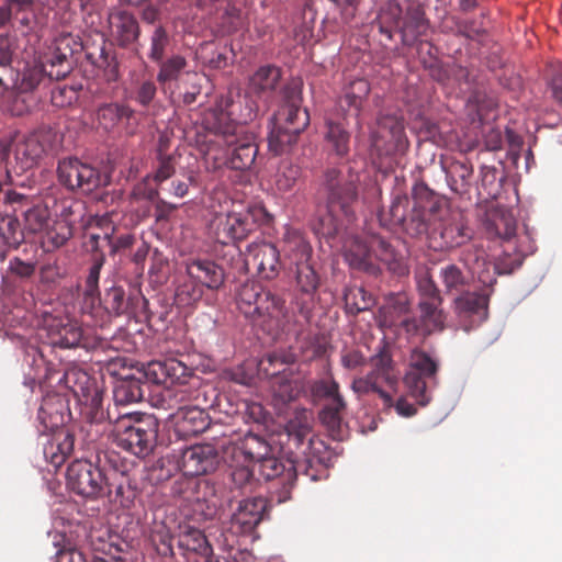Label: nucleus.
<instances>
[{
  "label": "nucleus",
  "instance_id": "bb28decb",
  "mask_svg": "<svg viewBox=\"0 0 562 562\" xmlns=\"http://www.w3.org/2000/svg\"><path fill=\"white\" fill-rule=\"evenodd\" d=\"M411 301L406 293H390L379 308L376 321L381 328L401 327L405 330L404 322L412 319Z\"/></svg>",
  "mask_w": 562,
  "mask_h": 562
},
{
  "label": "nucleus",
  "instance_id": "774afa93",
  "mask_svg": "<svg viewBox=\"0 0 562 562\" xmlns=\"http://www.w3.org/2000/svg\"><path fill=\"white\" fill-rule=\"evenodd\" d=\"M204 78L196 72H186L178 83L181 100L184 105L193 104L201 94V82Z\"/></svg>",
  "mask_w": 562,
  "mask_h": 562
},
{
  "label": "nucleus",
  "instance_id": "79ce46f5",
  "mask_svg": "<svg viewBox=\"0 0 562 562\" xmlns=\"http://www.w3.org/2000/svg\"><path fill=\"white\" fill-rule=\"evenodd\" d=\"M370 249L374 256L387 267L391 272L397 276H405L408 273V268L403 259V256L398 254L393 245L384 237L379 235L371 236Z\"/></svg>",
  "mask_w": 562,
  "mask_h": 562
},
{
  "label": "nucleus",
  "instance_id": "5fc2aeb1",
  "mask_svg": "<svg viewBox=\"0 0 562 562\" xmlns=\"http://www.w3.org/2000/svg\"><path fill=\"white\" fill-rule=\"evenodd\" d=\"M351 389L358 395L376 393L379 397L382 400L383 406L385 408H390L394 404V393L370 373H368L364 378L355 379L352 381Z\"/></svg>",
  "mask_w": 562,
  "mask_h": 562
},
{
  "label": "nucleus",
  "instance_id": "58836bf2",
  "mask_svg": "<svg viewBox=\"0 0 562 562\" xmlns=\"http://www.w3.org/2000/svg\"><path fill=\"white\" fill-rule=\"evenodd\" d=\"M150 181V176H146L133 187L130 193V207L138 220L147 218L150 215L151 203L159 196L158 189L153 187Z\"/></svg>",
  "mask_w": 562,
  "mask_h": 562
},
{
  "label": "nucleus",
  "instance_id": "49530a36",
  "mask_svg": "<svg viewBox=\"0 0 562 562\" xmlns=\"http://www.w3.org/2000/svg\"><path fill=\"white\" fill-rule=\"evenodd\" d=\"M413 199H415L419 209L424 211V215L429 217V222L436 218L442 221V211L446 203L442 198L432 192L427 186H415L413 189Z\"/></svg>",
  "mask_w": 562,
  "mask_h": 562
},
{
  "label": "nucleus",
  "instance_id": "f704fd0d",
  "mask_svg": "<svg viewBox=\"0 0 562 562\" xmlns=\"http://www.w3.org/2000/svg\"><path fill=\"white\" fill-rule=\"evenodd\" d=\"M187 274L194 278L203 288L218 290L225 280L224 269L210 259H195L187 263Z\"/></svg>",
  "mask_w": 562,
  "mask_h": 562
},
{
  "label": "nucleus",
  "instance_id": "a878e982",
  "mask_svg": "<svg viewBox=\"0 0 562 562\" xmlns=\"http://www.w3.org/2000/svg\"><path fill=\"white\" fill-rule=\"evenodd\" d=\"M256 228V222L249 211L229 212L218 217L216 225V238L221 244L246 238Z\"/></svg>",
  "mask_w": 562,
  "mask_h": 562
},
{
  "label": "nucleus",
  "instance_id": "a18cd8bd",
  "mask_svg": "<svg viewBox=\"0 0 562 562\" xmlns=\"http://www.w3.org/2000/svg\"><path fill=\"white\" fill-rule=\"evenodd\" d=\"M346 408V401L344 398H338L334 402H326L319 412V419L322 424L326 427L329 435L336 440H341L344 438L342 422Z\"/></svg>",
  "mask_w": 562,
  "mask_h": 562
},
{
  "label": "nucleus",
  "instance_id": "b1692460",
  "mask_svg": "<svg viewBox=\"0 0 562 562\" xmlns=\"http://www.w3.org/2000/svg\"><path fill=\"white\" fill-rule=\"evenodd\" d=\"M4 202L9 205H19V209L27 206L22 212L24 217V231L36 234L44 232L49 225L50 213L46 205L42 203L32 204L30 195L16 190H8L5 192Z\"/></svg>",
  "mask_w": 562,
  "mask_h": 562
},
{
  "label": "nucleus",
  "instance_id": "393cba45",
  "mask_svg": "<svg viewBox=\"0 0 562 562\" xmlns=\"http://www.w3.org/2000/svg\"><path fill=\"white\" fill-rule=\"evenodd\" d=\"M282 77L281 69L274 65L260 66L250 77L247 86L249 95L255 97L268 110L273 101Z\"/></svg>",
  "mask_w": 562,
  "mask_h": 562
},
{
  "label": "nucleus",
  "instance_id": "a211bd4d",
  "mask_svg": "<svg viewBox=\"0 0 562 562\" xmlns=\"http://www.w3.org/2000/svg\"><path fill=\"white\" fill-rule=\"evenodd\" d=\"M371 143L380 155H404L409 147V142L403 120L394 115H381L372 132Z\"/></svg>",
  "mask_w": 562,
  "mask_h": 562
},
{
  "label": "nucleus",
  "instance_id": "20e7f679",
  "mask_svg": "<svg viewBox=\"0 0 562 562\" xmlns=\"http://www.w3.org/2000/svg\"><path fill=\"white\" fill-rule=\"evenodd\" d=\"M57 140L56 131L49 126H41L29 135L0 139V176L10 178L11 169L15 173L32 169Z\"/></svg>",
  "mask_w": 562,
  "mask_h": 562
},
{
  "label": "nucleus",
  "instance_id": "ddd939ff",
  "mask_svg": "<svg viewBox=\"0 0 562 562\" xmlns=\"http://www.w3.org/2000/svg\"><path fill=\"white\" fill-rule=\"evenodd\" d=\"M66 484L76 495L95 501L109 493V477L91 461L78 459L72 461L66 473Z\"/></svg>",
  "mask_w": 562,
  "mask_h": 562
},
{
  "label": "nucleus",
  "instance_id": "f03ea898",
  "mask_svg": "<svg viewBox=\"0 0 562 562\" xmlns=\"http://www.w3.org/2000/svg\"><path fill=\"white\" fill-rule=\"evenodd\" d=\"M284 252L295 283L292 305L304 323H310L321 284V277L312 260L313 248L304 236L294 233L285 239Z\"/></svg>",
  "mask_w": 562,
  "mask_h": 562
},
{
  "label": "nucleus",
  "instance_id": "473e14b6",
  "mask_svg": "<svg viewBox=\"0 0 562 562\" xmlns=\"http://www.w3.org/2000/svg\"><path fill=\"white\" fill-rule=\"evenodd\" d=\"M440 239L439 248H454L465 244L472 237V231L468 227L462 215H452L434 228L432 238Z\"/></svg>",
  "mask_w": 562,
  "mask_h": 562
},
{
  "label": "nucleus",
  "instance_id": "de8ad7c7",
  "mask_svg": "<svg viewBox=\"0 0 562 562\" xmlns=\"http://www.w3.org/2000/svg\"><path fill=\"white\" fill-rule=\"evenodd\" d=\"M430 75L431 77L443 85H448L450 80H453L457 82L461 90L462 86L464 85L467 89H470L471 87V72L468 68H464L460 65L452 64L448 65L447 67H442L438 65L437 59H435L430 66Z\"/></svg>",
  "mask_w": 562,
  "mask_h": 562
},
{
  "label": "nucleus",
  "instance_id": "6e6552de",
  "mask_svg": "<svg viewBox=\"0 0 562 562\" xmlns=\"http://www.w3.org/2000/svg\"><path fill=\"white\" fill-rule=\"evenodd\" d=\"M179 404L171 415L175 432L179 438H190L202 434L210 426L206 408L213 407L214 402L207 400L205 387H184L175 393Z\"/></svg>",
  "mask_w": 562,
  "mask_h": 562
},
{
  "label": "nucleus",
  "instance_id": "2f4dec72",
  "mask_svg": "<svg viewBox=\"0 0 562 562\" xmlns=\"http://www.w3.org/2000/svg\"><path fill=\"white\" fill-rule=\"evenodd\" d=\"M67 411V403L60 395L52 394L45 396L37 413V420L41 425L40 431L45 434L63 429L61 427L66 423Z\"/></svg>",
  "mask_w": 562,
  "mask_h": 562
},
{
  "label": "nucleus",
  "instance_id": "e433bc0d",
  "mask_svg": "<svg viewBox=\"0 0 562 562\" xmlns=\"http://www.w3.org/2000/svg\"><path fill=\"white\" fill-rule=\"evenodd\" d=\"M370 89L369 81L363 78L351 80L346 86L344 95L339 98L336 110L358 119Z\"/></svg>",
  "mask_w": 562,
  "mask_h": 562
},
{
  "label": "nucleus",
  "instance_id": "338daca9",
  "mask_svg": "<svg viewBox=\"0 0 562 562\" xmlns=\"http://www.w3.org/2000/svg\"><path fill=\"white\" fill-rule=\"evenodd\" d=\"M0 237L11 248H18L24 240V228L15 215H0Z\"/></svg>",
  "mask_w": 562,
  "mask_h": 562
},
{
  "label": "nucleus",
  "instance_id": "9b49d317",
  "mask_svg": "<svg viewBox=\"0 0 562 562\" xmlns=\"http://www.w3.org/2000/svg\"><path fill=\"white\" fill-rule=\"evenodd\" d=\"M260 110H263L262 104L255 97L249 95L248 90L244 95L229 91L221 95L215 106L205 114L203 120L205 134H210L209 121L212 116L221 121V125L231 123L238 131H247L245 124L255 120Z\"/></svg>",
  "mask_w": 562,
  "mask_h": 562
},
{
  "label": "nucleus",
  "instance_id": "69168bd1",
  "mask_svg": "<svg viewBox=\"0 0 562 562\" xmlns=\"http://www.w3.org/2000/svg\"><path fill=\"white\" fill-rule=\"evenodd\" d=\"M326 207V213L319 215L313 223V229L317 235L329 239L339 233L342 227V221L337 214L339 209L330 210L327 205Z\"/></svg>",
  "mask_w": 562,
  "mask_h": 562
},
{
  "label": "nucleus",
  "instance_id": "7c9ffc66",
  "mask_svg": "<svg viewBox=\"0 0 562 562\" xmlns=\"http://www.w3.org/2000/svg\"><path fill=\"white\" fill-rule=\"evenodd\" d=\"M188 497L193 516L196 520H211L217 514L218 497L213 484L207 480L198 481Z\"/></svg>",
  "mask_w": 562,
  "mask_h": 562
},
{
  "label": "nucleus",
  "instance_id": "09e8293b",
  "mask_svg": "<svg viewBox=\"0 0 562 562\" xmlns=\"http://www.w3.org/2000/svg\"><path fill=\"white\" fill-rule=\"evenodd\" d=\"M109 491L105 497L124 508H130L137 495L136 488L124 473L115 474L113 479L109 477Z\"/></svg>",
  "mask_w": 562,
  "mask_h": 562
},
{
  "label": "nucleus",
  "instance_id": "2eb2a0df",
  "mask_svg": "<svg viewBox=\"0 0 562 562\" xmlns=\"http://www.w3.org/2000/svg\"><path fill=\"white\" fill-rule=\"evenodd\" d=\"M439 363L429 353L420 349H414L409 357L408 370L404 376V383L416 402L425 406L430 402L428 383L437 385Z\"/></svg>",
  "mask_w": 562,
  "mask_h": 562
},
{
  "label": "nucleus",
  "instance_id": "c756f323",
  "mask_svg": "<svg viewBox=\"0 0 562 562\" xmlns=\"http://www.w3.org/2000/svg\"><path fill=\"white\" fill-rule=\"evenodd\" d=\"M349 117L348 114L336 110L325 119V140L330 151L338 157H346L349 154L350 133L347 130Z\"/></svg>",
  "mask_w": 562,
  "mask_h": 562
},
{
  "label": "nucleus",
  "instance_id": "412c9836",
  "mask_svg": "<svg viewBox=\"0 0 562 562\" xmlns=\"http://www.w3.org/2000/svg\"><path fill=\"white\" fill-rule=\"evenodd\" d=\"M191 375V369L175 358L164 361H151L145 367L143 372V376L154 384L167 386L179 384V389L175 393L180 389L188 387L186 383Z\"/></svg>",
  "mask_w": 562,
  "mask_h": 562
},
{
  "label": "nucleus",
  "instance_id": "7ed1b4c3",
  "mask_svg": "<svg viewBox=\"0 0 562 562\" xmlns=\"http://www.w3.org/2000/svg\"><path fill=\"white\" fill-rule=\"evenodd\" d=\"M302 103V83L292 80L283 88V104L270 119L268 135L269 149L279 155L297 140L299 135L310 124V114Z\"/></svg>",
  "mask_w": 562,
  "mask_h": 562
},
{
  "label": "nucleus",
  "instance_id": "aec40b11",
  "mask_svg": "<svg viewBox=\"0 0 562 562\" xmlns=\"http://www.w3.org/2000/svg\"><path fill=\"white\" fill-rule=\"evenodd\" d=\"M57 383L69 390L74 396L91 411H99L102 405V392L97 382L85 370L77 366H70L65 369Z\"/></svg>",
  "mask_w": 562,
  "mask_h": 562
},
{
  "label": "nucleus",
  "instance_id": "72a5a7b5",
  "mask_svg": "<svg viewBox=\"0 0 562 562\" xmlns=\"http://www.w3.org/2000/svg\"><path fill=\"white\" fill-rule=\"evenodd\" d=\"M271 451L270 443L262 436L248 432L239 442L229 447L226 452L231 453L232 459H240L255 465Z\"/></svg>",
  "mask_w": 562,
  "mask_h": 562
},
{
  "label": "nucleus",
  "instance_id": "4d7b16f0",
  "mask_svg": "<svg viewBox=\"0 0 562 562\" xmlns=\"http://www.w3.org/2000/svg\"><path fill=\"white\" fill-rule=\"evenodd\" d=\"M203 286L194 279L187 277L179 282L175 292V303L179 307H191L201 301Z\"/></svg>",
  "mask_w": 562,
  "mask_h": 562
},
{
  "label": "nucleus",
  "instance_id": "8fccbe9b",
  "mask_svg": "<svg viewBox=\"0 0 562 562\" xmlns=\"http://www.w3.org/2000/svg\"><path fill=\"white\" fill-rule=\"evenodd\" d=\"M144 397V390L140 379L125 375L115 383L113 400L116 405L138 403Z\"/></svg>",
  "mask_w": 562,
  "mask_h": 562
},
{
  "label": "nucleus",
  "instance_id": "bf43d9fd",
  "mask_svg": "<svg viewBox=\"0 0 562 562\" xmlns=\"http://www.w3.org/2000/svg\"><path fill=\"white\" fill-rule=\"evenodd\" d=\"M232 462L231 477L234 486L244 491H252L259 481L255 465L240 459H232Z\"/></svg>",
  "mask_w": 562,
  "mask_h": 562
},
{
  "label": "nucleus",
  "instance_id": "3c124183",
  "mask_svg": "<svg viewBox=\"0 0 562 562\" xmlns=\"http://www.w3.org/2000/svg\"><path fill=\"white\" fill-rule=\"evenodd\" d=\"M42 237V248L45 252H53L64 247L74 236V228L66 222L53 221L44 229Z\"/></svg>",
  "mask_w": 562,
  "mask_h": 562
},
{
  "label": "nucleus",
  "instance_id": "c03bdc74",
  "mask_svg": "<svg viewBox=\"0 0 562 562\" xmlns=\"http://www.w3.org/2000/svg\"><path fill=\"white\" fill-rule=\"evenodd\" d=\"M50 345L60 348L82 347L89 349L92 345L83 335L82 328L75 322L58 324L50 335Z\"/></svg>",
  "mask_w": 562,
  "mask_h": 562
},
{
  "label": "nucleus",
  "instance_id": "c85d7f7f",
  "mask_svg": "<svg viewBox=\"0 0 562 562\" xmlns=\"http://www.w3.org/2000/svg\"><path fill=\"white\" fill-rule=\"evenodd\" d=\"M442 305L436 303L418 302L419 317H412L406 319L405 333L408 335H430L435 331H441L445 327L446 315L442 311Z\"/></svg>",
  "mask_w": 562,
  "mask_h": 562
},
{
  "label": "nucleus",
  "instance_id": "dca6fc26",
  "mask_svg": "<svg viewBox=\"0 0 562 562\" xmlns=\"http://www.w3.org/2000/svg\"><path fill=\"white\" fill-rule=\"evenodd\" d=\"M66 38L67 37L54 38L56 50L59 49L58 45ZM69 70L70 67L66 55L54 52L44 57H40V65L26 67L21 75V79L14 83V87L16 91L27 93L37 88L45 78L60 80L68 75Z\"/></svg>",
  "mask_w": 562,
  "mask_h": 562
},
{
  "label": "nucleus",
  "instance_id": "864d4df0",
  "mask_svg": "<svg viewBox=\"0 0 562 562\" xmlns=\"http://www.w3.org/2000/svg\"><path fill=\"white\" fill-rule=\"evenodd\" d=\"M371 252L370 243L367 245L356 239L346 250L345 257L351 267L376 276L380 268L371 261Z\"/></svg>",
  "mask_w": 562,
  "mask_h": 562
},
{
  "label": "nucleus",
  "instance_id": "f3484780",
  "mask_svg": "<svg viewBox=\"0 0 562 562\" xmlns=\"http://www.w3.org/2000/svg\"><path fill=\"white\" fill-rule=\"evenodd\" d=\"M266 509L267 501L263 497L257 496L240 501L231 517L227 533L221 535L224 538L223 546L233 549L237 544V536L251 535L262 520Z\"/></svg>",
  "mask_w": 562,
  "mask_h": 562
},
{
  "label": "nucleus",
  "instance_id": "39448f33",
  "mask_svg": "<svg viewBox=\"0 0 562 562\" xmlns=\"http://www.w3.org/2000/svg\"><path fill=\"white\" fill-rule=\"evenodd\" d=\"M239 311L249 318L255 326L262 330L279 329L289 323L285 311V301L265 289L260 283L247 282L243 284L237 294Z\"/></svg>",
  "mask_w": 562,
  "mask_h": 562
},
{
  "label": "nucleus",
  "instance_id": "5701e85b",
  "mask_svg": "<svg viewBox=\"0 0 562 562\" xmlns=\"http://www.w3.org/2000/svg\"><path fill=\"white\" fill-rule=\"evenodd\" d=\"M218 464L217 450L212 445H194L182 451L179 467L189 476L213 472Z\"/></svg>",
  "mask_w": 562,
  "mask_h": 562
},
{
  "label": "nucleus",
  "instance_id": "e2e57ef3",
  "mask_svg": "<svg viewBox=\"0 0 562 562\" xmlns=\"http://www.w3.org/2000/svg\"><path fill=\"white\" fill-rule=\"evenodd\" d=\"M416 288L419 295L418 302L442 305V296L439 288L432 279L429 269H422L415 274Z\"/></svg>",
  "mask_w": 562,
  "mask_h": 562
},
{
  "label": "nucleus",
  "instance_id": "0eeeda50",
  "mask_svg": "<svg viewBox=\"0 0 562 562\" xmlns=\"http://www.w3.org/2000/svg\"><path fill=\"white\" fill-rule=\"evenodd\" d=\"M360 175L348 164L327 167L319 182L327 206L339 209L341 216L350 223L355 218L353 205L359 198Z\"/></svg>",
  "mask_w": 562,
  "mask_h": 562
},
{
  "label": "nucleus",
  "instance_id": "4c0bfd02",
  "mask_svg": "<svg viewBox=\"0 0 562 562\" xmlns=\"http://www.w3.org/2000/svg\"><path fill=\"white\" fill-rule=\"evenodd\" d=\"M467 114L472 124L483 125L491 123L497 116L496 99L485 91L475 90L467 102Z\"/></svg>",
  "mask_w": 562,
  "mask_h": 562
},
{
  "label": "nucleus",
  "instance_id": "423d86ee",
  "mask_svg": "<svg viewBox=\"0 0 562 562\" xmlns=\"http://www.w3.org/2000/svg\"><path fill=\"white\" fill-rule=\"evenodd\" d=\"M159 423L153 415L121 414L113 423L112 441L123 450L138 457L149 456L158 438Z\"/></svg>",
  "mask_w": 562,
  "mask_h": 562
},
{
  "label": "nucleus",
  "instance_id": "a19ab883",
  "mask_svg": "<svg viewBox=\"0 0 562 562\" xmlns=\"http://www.w3.org/2000/svg\"><path fill=\"white\" fill-rule=\"evenodd\" d=\"M178 548L188 557L192 553L207 557L213 552L212 546L202 530L190 525L179 527Z\"/></svg>",
  "mask_w": 562,
  "mask_h": 562
},
{
  "label": "nucleus",
  "instance_id": "0e129e2a",
  "mask_svg": "<svg viewBox=\"0 0 562 562\" xmlns=\"http://www.w3.org/2000/svg\"><path fill=\"white\" fill-rule=\"evenodd\" d=\"M439 278L447 293H461L470 284V278L456 263L440 268Z\"/></svg>",
  "mask_w": 562,
  "mask_h": 562
},
{
  "label": "nucleus",
  "instance_id": "f8f14e48",
  "mask_svg": "<svg viewBox=\"0 0 562 562\" xmlns=\"http://www.w3.org/2000/svg\"><path fill=\"white\" fill-rule=\"evenodd\" d=\"M380 223L390 229H401L411 237H419L428 229L429 217L424 215L415 199L411 201L405 194H396L387 210L379 213Z\"/></svg>",
  "mask_w": 562,
  "mask_h": 562
},
{
  "label": "nucleus",
  "instance_id": "6e6d98bb",
  "mask_svg": "<svg viewBox=\"0 0 562 562\" xmlns=\"http://www.w3.org/2000/svg\"><path fill=\"white\" fill-rule=\"evenodd\" d=\"M345 308L348 314L357 315L371 310L375 297L362 286H349L344 293Z\"/></svg>",
  "mask_w": 562,
  "mask_h": 562
},
{
  "label": "nucleus",
  "instance_id": "680f3d73",
  "mask_svg": "<svg viewBox=\"0 0 562 562\" xmlns=\"http://www.w3.org/2000/svg\"><path fill=\"white\" fill-rule=\"evenodd\" d=\"M105 262L103 252L95 251L92 255L91 263L88 269V274L85 280V299L91 301V307L94 308V303L100 295L99 280L100 272Z\"/></svg>",
  "mask_w": 562,
  "mask_h": 562
},
{
  "label": "nucleus",
  "instance_id": "f257e3e1",
  "mask_svg": "<svg viewBox=\"0 0 562 562\" xmlns=\"http://www.w3.org/2000/svg\"><path fill=\"white\" fill-rule=\"evenodd\" d=\"M214 116L209 121L210 134L199 140V150L209 170L223 167L248 170L255 164L258 146L248 131H238L234 124L221 125Z\"/></svg>",
  "mask_w": 562,
  "mask_h": 562
},
{
  "label": "nucleus",
  "instance_id": "4468645a",
  "mask_svg": "<svg viewBox=\"0 0 562 562\" xmlns=\"http://www.w3.org/2000/svg\"><path fill=\"white\" fill-rule=\"evenodd\" d=\"M57 180L65 189L90 194L108 183L100 169L77 157L60 159L57 166Z\"/></svg>",
  "mask_w": 562,
  "mask_h": 562
},
{
  "label": "nucleus",
  "instance_id": "6ab92c4d",
  "mask_svg": "<svg viewBox=\"0 0 562 562\" xmlns=\"http://www.w3.org/2000/svg\"><path fill=\"white\" fill-rule=\"evenodd\" d=\"M244 262L247 271H252L263 280L276 279L281 269L280 251L269 241L250 243L244 251Z\"/></svg>",
  "mask_w": 562,
  "mask_h": 562
},
{
  "label": "nucleus",
  "instance_id": "cd10ccee",
  "mask_svg": "<svg viewBox=\"0 0 562 562\" xmlns=\"http://www.w3.org/2000/svg\"><path fill=\"white\" fill-rule=\"evenodd\" d=\"M43 456L55 470L60 468L75 448V435L69 429H60L50 436L42 432Z\"/></svg>",
  "mask_w": 562,
  "mask_h": 562
},
{
  "label": "nucleus",
  "instance_id": "c9c22d12",
  "mask_svg": "<svg viewBox=\"0 0 562 562\" xmlns=\"http://www.w3.org/2000/svg\"><path fill=\"white\" fill-rule=\"evenodd\" d=\"M93 412L94 416L81 425L78 434L87 449H100L112 439L114 422L111 420V414L108 413V420H104L102 417L97 418L98 411Z\"/></svg>",
  "mask_w": 562,
  "mask_h": 562
},
{
  "label": "nucleus",
  "instance_id": "603ef678",
  "mask_svg": "<svg viewBox=\"0 0 562 562\" xmlns=\"http://www.w3.org/2000/svg\"><path fill=\"white\" fill-rule=\"evenodd\" d=\"M371 362L373 369L369 373L374 375L376 380L395 394L397 391L398 378L394 371L390 353L381 351L371 359Z\"/></svg>",
  "mask_w": 562,
  "mask_h": 562
},
{
  "label": "nucleus",
  "instance_id": "4be33fe9",
  "mask_svg": "<svg viewBox=\"0 0 562 562\" xmlns=\"http://www.w3.org/2000/svg\"><path fill=\"white\" fill-rule=\"evenodd\" d=\"M460 261L483 285L482 290L492 291L496 283L497 269L487 260V254L482 245L470 244L462 249Z\"/></svg>",
  "mask_w": 562,
  "mask_h": 562
},
{
  "label": "nucleus",
  "instance_id": "ea45409f",
  "mask_svg": "<svg viewBox=\"0 0 562 562\" xmlns=\"http://www.w3.org/2000/svg\"><path fill=\"white\" fill-rule=\"evenodd\" d=\"M492 291L481 290L479 292L463 291L453 301L454 310L462 316H479L486 319Z\"/></svg>",
  "mask_w": 562,
  "mask_h": 562
},
{
  "label": "nucleus",
  "instance_id": "9d476101",
  "mask_svg": "<svg viewBox=\"0 0 562 562\" xmlns=\"http://www.w3.org/2000/svg\"><path fill=\"white\" fill-rule=\"evenodd\" d=\"M257 475L265 481H276L280 486L277 493V502L284 503L291 498V491L294 487L299 473L307 475L312 481L317 480L311 460L303 462L293 460H281L271 452L255 464Z\"/></svg>",
  "mask_w": 562,
  "mask_h": 562
},
{
  "label": "nucleus",
  "instance_id": "1a4fd4ad",
  "mask_svg": "<svg viewBox=\"0 0 562 562\" xmlns=\"http://www.w3.org/2000/svg\"><path fill=\"white\" fill-rule=\"evenodd\" d=\"M375 30L384 35H425L429 30V22L419 4L408 7L403 16L396 0H385L371 22V32Z\"/></svg>",
  "mask_w": 562,
  "mask_h": 562
},
{
  "label": "nucleus",
  "instance_id": "052dcab7",
  "mask_svg": "<svg viewBox=\"0 0 562 562\" xmlns=\"http://www.w3.org/2000/svg\"><path fill=\"white\" fill-rule=\"evenodd\" d=\"M99 302V306L93 310L103 308L109 316H120L124 314L128 307V302L125 296V291L122 286H111L106 290L104 296L100 299V295L95 300Z\"/></svg>",
  "mask_w": 562,
  "mask_h": 562
},
{
  "label": "nucleus",
  "instance_id": "13d9d810",
  "mask_svg": "<svg viewBox=\"0 0 562 562\" xmlns=\"http://www.w3.org/2000/svg\"><path fill=\"white\" fill-rule=\"evenodd\" d=\"M134 111L123 104L119 103H104L99 106L97 111V120L99 125L105 131L114 128L123 119H130Z\"/></svg>",
  "mask_w": 562,
  "mask_h": 562
},
{
  "label": "nucleus",
  "instance_id": "37998d69",
  "mask_svg": "<svg viewBox=\"0 0 562 562\" xmlns=\"http://www.w3.org/2000/svg\"><path fill=\"white\" fill-rule=\"evenodd\" d=\"M483 226L490 238L510 239L516 234V221L510 213L492 210L483 221Z\"/></svg>",
  "mask_w": 562,
  "mask_h": 562
}]
</instances>
